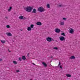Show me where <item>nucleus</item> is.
<instances>
[{
  "label": "nucleus",
  "instance_id": "nucleus-1",
  "mask_svg": "<svg viewBox=\"0 0 80 80\" xmlns=\"http://www.w3.org/2000/svg\"><path fill=\"white\" fill-rule=\"evenodd\" d=\"M33 9L32 7H28L26 8H25L24 9L26 11L28 12H31L32 11V10Z\"/></svg>",
  "mask_w": 80,
  "mask_h": 80
},
{
  "label": "nucleus",
  "instance_id": "nucleus-2",
  "mask_svg": "<svg viewBox=\"0 0 80 80\" xmlns=\"http://www.w3.org/2000/svg\"><path fill=\"white\" fill-rule=\"evenodd\" d=\"M38 10L39 12H45L46 10L45 9L43 8L42 7H40L38 8Z\"/></svg>",
  "mask_w": 80,
  "mask_h": 80
},
{
  "label": "nucleus",
  "instance_id": "nucleus-3",
  "mask_svg": "<svg viewBox=\"0 0 80 80\" xmlns=\"http://www.w3.org/2000/svg\"><path fill=\"white\" fill-rule=\"evenodd\" d=\"M46 40L47 41L49 42H52V41H54L53 39V38H52L51 37L46 38Z\"/></svg>",
  "mask_w": 80,
  "mask_h": 80
},
{
  "label": "nucleus",
  "instance_id": "nucleus-4",
  "mask_svg": "<svg viewBox=\"0 0 80 80\" xmlns=\"http://www.w3.org/2000/svg\"><path fill=\"white\" fill-rule=\"evenodd\" d=\"M59 39L61 41H64V40H65V38L63 36L60 37H59Z\"/></svg>",
  "mask_w": 80,
  "mask_h": 80
},
{
  "label": "nucleus",
  "instance_id": "nucleus-5",
  "mask_svg": "<svg viewBox=\"0 0 80 80\" xmlns=\"http://www.w3.org/2000/svg\"><path fill=\"white\" fill-rule=\"evenodd\" d=\"M69 33H71L72 34L74 33V30H73V29L72 28H70V30L69 31Z\"/></svg>",
  "mask_w": 80,
  "mask_h": 80
},
{
  "label": "nucleus",
  "instance_id": "nucleus-6",
  "mask_svg": "<svg viewBox=\"0 0 80 80\" xmlns=\"http://www.w3.org/2000/svg\"><path fill=\"white\" fill-rule=\"evenodd\" d=\"M6 34L7 36H8L9 37H11L12 36V33L10 32H6Z\"/></svg>",
  "mask_w": 80,
  "mask_h": 80
},
{
  "label": "nucleus",
  "instance_id": "nucleus-7",
  "mask_svg": "<svg viewBox=\"0 0 80 80\" xmlns=\"http://www.w3.org/2000/svg\"><path fill=\"white\" fill-rule=\"evenodd\" d=\"M55 32H56V33H60V30L58 28H56L55 29Z\"/></svg>",
  "mask_w": 80,
  "mask_h": 80
},
{
  "label": "nucleus",
  "instance_id": "nucleus-8",
  "mask_svg": "<svg viewBox=\"0 0 80 80\" xmlns=\"http://www.w3.org/2000/svg\"><path fill=\"white\" fill-rule=\"evenodd\" d=\"M42 23L40 22H37L36 23V24L37 25H39V26L42 25Z\"/></svg>",
  "mask_w": 80,
  "mask_h": 80
},
{
  "label": "nucleus",
  "instance_id": "nucleus-9",
  "mask_svg": "<svg viewBox=\"0 0 80 80\" xmlns=\"http://www.w3.org/2000/svg\"><path fill=\"white\" fill-rule=\"evenodd\" d=\"M32 13H37V11L36 10V9H35V8H34L33 9V10L32 11Z\"/></svg>",
  "mask_w": 80,
  "mask_h": 80
},
{
  "label": "nucleus",
  "instance_id": "nucleus-10",
  "mask_svg": "<svg viewBox=\"0 0 80 80\" xmlns=\"http://www.w3.org/2000/svg\"><path fill=\"white\" fill-rule=\"evenodd\" d=\"M42 65H44V67H47V64L45 63V62H42Z\"/></svg>",
  "mask_w": 80,
  "mask_h": 80
},
{
  "label": "nucleus",
  "instance_id": "nucleus-11",
  "mask_svg": "<svg viewBox=\"0 0 80 80\" xmlns=\"http://www.w3.org/2000/svg\"><path fill=\"white\" fill-rule=\"evenodd\" d=\"M75 56H71L70 58V59H75Z\"/></svg>",
  "mask_w": 80,
  "mask_h": 80
},
{
  "label": "nucleus",
  "instance_id": "nucleus-12",
  "mask_svg": "<svg viewBox=\"0 0 80 80\" xmlns=\"http://www.w3.org/2000/svg\"><path fill=\"white\" fill-rule=\"evenodd\" d=\"M27 30H28V31H31V30H32V28L30 27H28L27 28Z\"/></svg>",
  "mask_w": 80,
  "mask_h": 80
},
{
  "label": "nucleus",
  "instance_id": "nucleus-13",
  "mask_svg": "<svg viewBox=\"0 0 80 80\" xmlns=\"http://www.w3.org/2000/svg\"><path fill=\"white\" fill-rule=\"evenodd\" d=\"M66 77H71V75L70 74H67L66 75Z\"/></svg>",
  "mask_w": 80,
  "mask_h": 80
},
{
  "label": "nucleus",
  "instance_id": "nucleus-14",
  "mask_svg": "<svg viewBox=\"0 0 80 80\" xmlns=\"http://www.w3.org/2000/svg\"><path fill=\"white\" fill-rule=\"evenodd\" d=\"M22 59L24 60H26V57H25V56H23L22 57Z\"/></svg>",
  "mask_w": 80,
  "mask_h": 80
},
{
  "label": "nucleus",
  "instance_id": "nucleus-15",
  "mask_svg": "<svg viewBox=\"0 0 80 80\" xmlns=\"http://www.w3.org/2000/svg\"><path fill=\"white\" fill-rule=\"evenodd\" d=\"M19 18L20 20H22V19H23V16H20L19 17Z\"/></svg>",
  "mask_w": 80,
  "mask_h": 80
},
{
  "label": "nucleus",
  "instance_id": "nucleus-16",
  "mask_svg": "<svg viewBox=\"0 0 80 80\" xmlns=\"http://www.w3.org/2000/svg\"><path fill=\"white\" fill-rule=\"evenodd\" d=\"M12 63L14 64V65H17V62L16 61H12Z\"/></svg>",
  "mask_w": 80,
  "mask_h": 80
},
{
  "label": "nucleus",
  "instance_id": "nucleus-17",
  "mask_svg": "<svg viewBox=\"0 0 80 80\" xmlns=\"http://www.w3.org/2000/svg\"><path fill=\"white\" fill-rule=\"evenodd\" d=\"M47 7L48 8H50V4H48L47 5Z\"/></svg>",
  "mask_w": 80,
  "mask_h": 80
},
{
  "label": "nucleus",
  "instance_id": "nucleus-18",
  "mask_svg": "<svg viewBox=\"0 0 80 80\" xmlns=\"http://www.w3.org/2000/svg\"><path fill=\"white\" fill-rule=\"evenodd\" d=\"M12 7H10L9 8V9H8V12H10L11 11V10H12Z\"/></svg>",
  "mask_w": 80,
  "mask_h": 80
},
{
  "label": "nucleus",
  "instance_id": "nucleus-19",
  "mask_svg": "<svg viewBox=\"0 0 80 80\" xmlns=\"http://www.w3.org/2000/svg\"><path fill=\"white\" fill-rule=\"evenodd\" d=\"M60 24L61 25H64V22H61Z\"/></svg>",
  "mask_w": 80,
  "mask_h": 80
},
{
  "label": "nucleus",
  "instance_id": "nucleus-20",
  "mask_svg": "<svg viewBox=\"0 0 80 80\" xmlns=\"http://www.w3.org/2000/svg\"><path fill=\"white\" fill-rule=\"evenodd\" d=\"M0 41L2 43H5V40H0Z\"/></svg>",
  "mask_w": 80,
  "mask_h": 80
},
{
  "label": "nucleus",
  "instance_id": "nucleus-21",
  "mask_svg": "<svg viewBox=\"0 0 80 80\" xmlns=\"http://www.w3.org/2000/svg\"><path fill=\"white\" fill-rule=\"evenodd\" d=\"M34 27V25L33 24H31L30 25V28H33Z\"/></svg>",
  "mask_w": 80,
  "mask_h": 80
},
{
  "label": "nucleus",
  "instance_id": "nucleus-22",
  "mask_svg": "<svg viewBox=\"0 0 80 80\" xmlns=\"http://www.w3.org/2000/svg\"><path fill=\"white\" fill-rule=\"evenodd\" d=\"M61 35H62L64 37H65V33L62 32L61 33Z\"/></svg>",
  "mask_w": 80,
  "mask_h": 80
},
{
  "label": "nucleus",
  "instance_id": "nucleus-23",
  "mask_svg": "<svg viewBox=\"0 0 80 80\" xmlns=\"http://www.w3.org/2000/svg\"><path fill=\"white\" fill-rule=\"evenodd\" d=\"M54 50H58V48L57 47H54L53 48Z\"/></svg>",
  "mask_w": 80,
  "mask_h": 80
},
{
  "label": "nucleus",
  "instance_id": "nucleus-24",
  "mask_svg": "<svg viewBox=\"0 0 80 80\" xmlns=\"http://www.w3.org/2000/svg\"><path fill=\"white\" fill-rule=\"evenodd\" d=\"M10 27V25H7L6 26V27H7L8 28H9Z\"/></svg>",
  "mask_w": 80,
  "mask_h": 80
},
{
  "label": "nucleus",
  "instance_id": "nucleus-25",
  "mask_svg": "<svg viewBox=\"0 0 80 80\" xmlns=\"http://www.w3.org/2000/svg\"><path fill=\"white\" fill-rule=\"evenodd\" d=\"M62 6V4H59L58 6V7H61Z\"/></svg>",
  "mask_w": 80,
  "mask_h": 80
},
{
  "label": "nucleus",
  "instance_id": "nucleus-26",
  "mask_svg": "<svg viewBox=\"0 0 80 80\" xmlns=\"http://www.w3.org/2000/svg\"><path fill=\"white\" fill-rule=\"evenodd\" d=\"M62 20H67V18H62Z\"/></svg>",
  "mask_w": 80,
  "mask_h": 80
},
{
  "label": "nucleus",
  "instance_id": "nucleus-27",
  "mask_svg": "<svg viewBox=\"0 0 80 80\" xmlns=\"http://www.w3.org/2000/svg\"><path fill=\"white\" fill-rule=\"evenodd\" d=\"M21 58H19V61H21Z\"/></svg>",
  "mask_w": 80,
  "mask_h": 80
},
{
  "label": "nucleus",
  "instance_id": "nucleus-28",
  "mask_svg": "<svg viewBox=\"0 0 80 80\" xmlns=\"http://www.w3.org/2000/svg\"><path fill=\"white\" fill-rule=\"evenodd\" d=\"M17 72H20V71L19 70H17L16 71Z\"/></svg>",
  "mask_w": 80,
  "mask_h": 80
},
{
  "label": "nucleus",
  "instance_id": "nucleus-29",
  "mask_svg": "<svg viewBox=\"0 0 80 80\" xmlns=\"http://www.w3.org/2000/svg\"><path fill=\"white\" fill-rule=\"evenodd\" d=\"M26 19V18H25V17H24L23 16V20H25Z\"/></svg>",
  "mask_w": 80,
  "mask_h": 80
},
{
  "label": "nucleus",
  "instance_id": "nucleus-30",
  "mask_svg": "<svg viewBox=\"0 0 80 80\" xmlns=\"http://www.w3.org/2000/svg\"><path fill=\"white\" fill-rule=\"evenodd\" d=\"M60 65V62H59L58 66H59Z\"/></svg>",
  "mask_w": 80,
  "mask_h": 80
},
{
  "label": "nucleus",
  "instance_id": "nucleus-31",
  "mask_svg": "<svg viewBox=\"0 0 80 80\" xmlns=\"http://www.w3.org/2000/svg\"><path fill=\"white\" fill-rule=\"evenodd\" d=\"M1 61H2V59H0V62H1Z\"/></svg>",
  "mask_w": 80,
  "mask_h": 80
},
{
  "label": "nucleus",
  "instance_id": "nucleus-32",
  "mask_svg": "<svg viewBox=\"0 0 80 80\" xmlns=\"http://www.w3.org/2000/svg\"><path fill=\"white\" fill-rule=\"evenodd\" d=\"M32 64L33 65H35V63H32Z\"/></svg>",
  "mask_w": 80,
  "mask_h": 80
},
{
  "label": "nucleus",
  "instance_id": "nucleus-33",
  "mask_svg": "<svg viewBox=\"0 0 80 80\" xmlns=\"http://www.w3.org/2000/svg\"><path fill=\"white\" fill-rule=\"evenodd\" d=\"M5 18H6L7 19H8V17H6Z\"/></svg>",
  "mask_w": 80,
  "mask_h": 80
},
{
  "label": "nucleus",
  "instance_id": "nucleus-34",
  "mask_svg": "<svg viewBox=\"0 0 80 80\" xmlns=\"http://www.w3.org/2000/svg\"><path fill=\"white\" fill-rule=\"evenodd\" d=\"M60 68H62V67L61 66H60Z\"/></svg>",
  "mask_w": 80,
  "mask_h": 80
},
{
  "label": "nucleus",
  "instance_id": "nucleus-35",
  "mask_svg": "<svg viewBox=\"0 0 80 80\" xmlns=\"http://www.w3.org/2000/svg\"><path fill=\"white\" fill-rule=\"evenodd\" d=\"M8 51H9V52H11V51H9V49H8Z\"/></svg>",
  "mask_w": 80,
  "mask_h": 80
},
{
  "label": "nucleus",
  "instance_id": "nucleus-36",
  "mask_svg": "<svg viewBox=\"0 0 80 80\" xmlns=\"http://www.w3.org/2000/svg\"><path fill=\"white\" fill-rule=\"evenodd\" d=\"M51 58H53V57H51Z\"/></svg>",
  "mask_w": 80,
  "mask_h": 80
}]
</instances>
